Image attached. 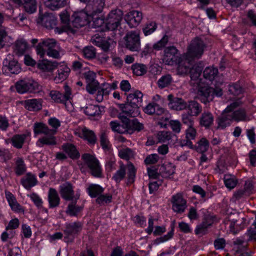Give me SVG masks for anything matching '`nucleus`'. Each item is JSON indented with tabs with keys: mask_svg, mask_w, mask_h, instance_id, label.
Here are the masks:
<instances>
[{
	"mask_svg": "<svg viewBox=\"0 0 256 256\" xmlns=\"http://www.w3.org/2000/svg\"><path fill=\"white\" fill-rule=\"evenodd\" d=\"M126 170H128L127 184H132L134 182L136 174V168L134 164L130 162L127 165L120 164L119 169L112 176V179L116 182H120L123 180L126 174Z\"/></svg>",
	"mask_w": 256,
	"mask_h": 256,
	"instance_id": "f257e3e1",
	"label": "nucleus"
},
{
	"mask_svg": "<svg viewBox=\"0 0 256 256\" xmlns=\"http://www.w3.org/2000/svg\"><path fill=\"white\" fill-rule=\"evenodd\" d=\"M16 88L20 94L34 93L40 90V86L32 79L25 78L17 82L16 84Z\"/></svg>",
	"mask_w": 256,
	"mask_h": 256,
	"instance_id": "f03ea898",
	"label": "nucleus"
},
{
	"mask_svg": "<svg viewBox=\"0 0 256 256\" xmlns=\"http://www.w3.org/2000/svg\"><path fill=\"white\" fill-rule=\"evenodd\" d=\"M222 94V90L220 88H214L209 87L207 85L201 88L198 92V98L201 102L206 104L213 100L214 95L220 96Z\"/></svg>",
	"mask_w": 256,
	"mask_h": 256,
	"instance_id": "7ed1b4c3",
	"label": "nucleus"
},
{
	"mask_svg": "<svg viewBox=\"0 0 256 256\" xmlns=\"http://www.w3.org/2000/svg\"><path fill=\"white\" fill-rule=\"evenodd\" d=\"M204 46V42L196 38L191 42L187 52L184 54L186 58H190L192 60L199 58L203 54Z\"/></svg>",
	"mask_w": 256,
	"mask_h": 256,
	"instance_id": "20e7f679",
	"label": "nucleus"
},
{
	"mask_svg": "<svg viewBox=\"0 0 256 256\" xmlns=\"http://www.w3.org/2000/svg\"><path fill=\"white\" fill-rule=\"evenodd\" d=\"M123 12L120 9L112 10L108 14L106 20V28L110 30H114L120 25Z\"/></svg>",
	"mask_w": 256,
	"mask_h": 256,
	"instance_id": "39448f33",
	"label": "nucleus"
},
{
	"mask_svg": "<svg viewBox=\"0 0 256 256\" xmlns=\"http://www.w3.org/2000/svg\"><path fill=\"white\" fill-rule=\"evenodd\" d=\"M82 224L80 222H76L66 224L64 231V239L66 242H72L76 236L82 230Z\"/></svg>",
	"mask_w": 256,
	"mask_h": 256,
	"instance_id": "423d86ee",
	"label": "nucleus"
},
{
	"mask_svg": "<svg viewBox=\"0 0 256 256\" xmlns=\"http://www.w3.org/2000/svg\"><path fill=\"white\" fill-rule=\"evenodd\" d=\"M82 158L91 171L92 176L100 177L102 170L98 160L93 156L89 154H84Z\"/></svg>",
	"mask_w": 256,
	"mask_h": 256,
	"instance_id": "0eeeda50",
	"label": "nucleus"
},
{
	"mask_svg": "<svg viewBox=\"0 0 256 256\" xmlns=\"http://www.w3.org/2000/svg\"><path fill=\"white\" fill-rule=\"evenodd\" d=\"M126 48L131 51H138L140 48V33L137 31L128 32L124 37Z\"/></svg>",
	"mask_w": 256,
	"mask_h": 256,
	"instance_id": "6e6552de",
	"label": "nucleus"
},
{
	"mask_svg": "<svg viewBox=\"0 0 256 256\" xmlns=\"http://www.w3.org/2000/svg\"><path fill=\"white\" fill-rule=\"evenodd\" d=\"M202 70V68L201 66L194 64L192 66L190 72L191 78L190 84L198 88V92L201 89V88L204 87V86L206 85L202 80L200 78Z\"/></svg>",
	"mask_w": 256,
	"mask_h": 256,
	"instance_id": "1a4fd4ad",
	"label": "nucleus"
},
{
	"mask_svg": "<svg viewBox=\"0 0 256 256\" xmlns=\"http://www.w3.org/2000/svg\"><path fill=\"white\" fill-rule=\"evenodd\" d=\"M238 105V103L237 102H232L224 110L217 119L218 128L224 129L230 126L232 120V116L230 114L228 110H230V108L234 107V106Z\"/></svg>",
	"mask_w": 256,
	"mask_h": 256,
	"instance_id": "9d476101",
	"label": "nucleus"
},
{
	"mask_svg": "<svg viewBox=\"0 0 256 256\" xmlns=\"http://www.w3.org/2000/svg\"><path fill=\"white\" fill-rule=\"evenodd\" d=\"M182 58L179 56L178 50L174 46H170L165 48L163 62L167 65L172 66L176 64Z\"/></svg>",
	"mask_w": 256,
	"mask_h": 256,
	"instance_id": "9b49d317",
	"label": "nucleus"
},
{
	"mask_svg": "<svg viewBox=\"0 0 256 256\" xmlns=\"http://www.w3.org/2000/svg\"><path fill=\"white\" fill-rule=\"evenodd\" d=\"M118 118L122 123H124V126L126 128L127 134H132L135 130L140 132L144 128L143 124L140 123L137 119L130 120L126 116L122 114H119Z\"/></svg>",
	"mask_w": 256,
	"mask_h": 256,
	"instance_id": "f8f14e48",
	"label": "nucleus"
},
{
	"mask_svg": "<svg viewBox=\"0 0 256 256\" xmlns=\"http://www.w3.org/2000/svg\"><path fill=\"white\" fill-rule=\"evenodd\" d=\"M88 23V15L86 13L80 12H74L72 17L69 29L70 32L74 33L75 30L72 28H80L84 26Z\"/></svg>",
	"mask_w": 256,
	"mask_h": 256,
	"instance_id": "ddd939ff",
	"label": "nucleus"
},
{
	"mask_svg": "<svg viewBox=\"0 0 256 256\" xmlns=\"http://www.w3.org/2000/svg\"><path fill=\"white\" fill-rule=\"evenodd\" d=\"M60 193L62 198L67 201L78 200L80 198L79 194H74L73 186L69 182H65L60 186Z\"/></svg>",
	"mask_w": 256,
	"mask_h": 256,
	"instance_id": "4468645a",
	"label": "nucleus"
},
{
	"mask_svg": "<svg viewBox=\"0 0 256 256\" xmlns=\"http://www.w3.org/2000/svg\"><path fill=\"white\" fill-rule=\"evenodd\" d=\"M194 60L190 58H186L184 54L182 58L179 60L177 68V73L180 75H186L190 73L192 64V62Z\"/></svg>",
	"mask_w": 256,
	"mask_h": 256,
	"instance_id": "2eb2a0df",
	"label": "nucleus"
},
{
	"mask_svg": "<svg viewBox=\"0 0 256 256\" xmlns=\"http://www.w3.org/2000/svg\"><path fill=\"white\" fill-rule=\"evenodd\" d=\"M232 102L238 103V106L230 108V110H228L230 114L232 116V121L234 120L238 122L240 121L248 120L249 118L247 116L246 111L244 109L240 108L238 110H234L236 108L240 106L242 104L241 102L239 100H238Z\"/></svg>",
	"mask_w": 256,
	"mask_h": 256,
	"instance_id": "dca6fc26",
	"label": "nucleus"
},
{
	"mask_svg": "<svg viewBox=\"0 0 256 256\" xmlns=\"http://www.w3.org/2000/svg\"><path fill=\"white\" fill-rule=\"evenodd\" d=\"M96 74L92 71H88L84 74V77L88 83L86 89L90 94H94L98 89L99 83L96 80Z\"/></svg>",
	"mask_w": 256,
	"mask_h": 256,
	"instance_id": "f3484780",
	"label": "nucleus"
},
{
	"mask_svg": "<svg viewBox=\"0 0 256 256\" xmlns=\"http://www.w3.org/2000/svg\"><path fill=\"white\" fill-rule=\"evenodd\" d=\"M120 108L122 111L120 114L124 115L126 118H135L140 114V108L128 102L126 104H120Z\"/></svg>",
	"mask_w": 256,
	"mask_h": 256,
	"instance_id": "a211bd4d",
	"label": "nucleus"
},
{
	"mask_svg": "<svg viewBox=\"0 0 256 256\" xmlns=\"http://www.w3.org/2000/svg\"><path fill=\"white\" fill-rule=\"evenodd\" d=\"M56 44V42L54 39L46 38L42 40V42H40L36 46V53L40 58H43L46 52L44 47L46 48V50H48L55 48Z\"/></svg>",
	"mask_w": 256,
	"mask_h": 256,
	"instance_id": "6ab92c4d",
	"label": "nucleus"
},
{
	"mask_svg": "<svg viewBox=\"0 0 256 256\" xmlns=\"http://www.w3.org/2000/svg\"><path fill=\"white\" fill-rule=\"evenodd\" d=\"M172 204V210L177 213H182L186 207V202L181 194L178 193L174 195L171 200Z\"/></svg>",
	"mask_w": 256,
	"mask_h": 256,
	"instance_id": "aec40b11",
	"label": "nucleus"
},
{
	"mask_svg": "<svg viewBox=\"0 0 256 256\" xmlns=\"http://www.w3.org/2000/svg\"><path fill=\"white\" fill-rule=\"evenodd\" d=\"M124 18L130 28H135L140 23L142 14L140 12L132 10L126 14Z\"/></svg>",
	"mask_w": 256,
	"mask_h": 256,
	"instance_id": "412c9836",
	"label": "nucleus"
},
{
	"mask_svg": "<svg viewBox=\"0 0 256 256\" xmlns=\"http://www.w3.org/2000/svg\"><path fill=\"white\" fill-rule=\"evenodd\" d=\"M37 21L38 23H41L46 28L52 29L56 25V20L52 14L46 12L44 14H42L40 10V14Z\"/></svg>",
	"mask_w": 256,
	"mask_h": 256,
	"instance_id": "4be33fe9",
	"label": "nucleus"
},
{
	"mask_svg": "<svg viewBox=\"0 0 256 256\" xmlns=\"http://www.w3.org/2000/svg\"><path fill=\"white\" fill-rule=\"evenodd\" d=\"M169 106L176 110H182L186 108L187 103L182 98L174 97L172 94L168 96Z\"/></svg>",
	"mask_w": 256,
	"mask_h": 256,
	"instance_id": "5701e85b",
	"label": "nucleus"
},
{
	"mask_svg": "<svg viewBox=\"0 0 256 256\" xmlns=\"http://www.w3.org/2000/svg\"><path fill=\"white\" fill-rule=\"evenodd\" d=\"M48 200L50 208L58 206L60 204V198L56 189L50 188L48 190Z\"/></svg>",
	"mask_w": 256,
	"mask_h": 256,
	"instance_id": "b1692460",
	"label": "nucleus"
},
{
	"mask_svg": "<svg viewBox=\"0 0 256 256\" xmlns=\"http://www.w3.org/2000/svg\"><path fill=\"white\" fill-rule=\"evenodd\" d=\"M143 94L139 90H136L132 93H130L127 96L126 100L128 102L131 104H134L140 108L142 102Z\"/></svg>",
	"mask_w": 256,
	"mask_h": 256,
	"instance_id": "393cba45",
	"label": "nucleus"
},
{
	"mask_svg": "<svg viewBox=\"0 0 256 256\" xmlns=\"http://www.w3.org/2000/svg\"><path fill=\"white\" fill-rule=\"evenodd\" d=\"M37 182L36 176L30 173H28L21 179L22 184L27 190H30L31 188L35 186Z\"/></svg>",
	"mask_w": 256,
	"mask_h": 256,
	"instance_id": "a878e982",
	"label": "nucleus"
},
{
	"mask_svg": "<svg viewBox=\"0 0 256 256\" xmlns=\"http://www.w3.org/2000/svg\"><path fill=\"white\" fill-rule=\"evenodd\" d=\"M188 112L194 116H198L202 112L201 105L195 100H190L187 104Z\"/></svg>",
	"mask_w": 256,
	"mask_h": 256,
	"instance_id": "bb28decb",
	"label": "nucleus"
},
{
	"mask_svg": "<svg viewBox=\"0 0 256 256\" xmlns=\"http://www.w3.org/2000/svg\"><path fill=\"white\" fill-rule=\"evenodd\" d=\"M58 75L54 78L56 83H59L66 80L70 72V69L66 66L62 65L58 66Z\"/></svg>",
	"mask_w": 256,
	"mask_h": 256,
	"instance_id": "cd10ccee",
	"label": "nucleus"
},
{
	"mask_svg": "<svg viewBox=\"0 0 256 256\" xmlns=\"http://www.w3.org/2000/svg\"><path fill=\"white\" fill-rule=\"evenodd\" d=\"M26 108L30 111L38 110L42 108L41 100L30 99L24 102Z\"/></svg>",
	"mask_w": 256,
	"mask_h": 256,
	"instance_id": "c85d7f7f",
	"label": "nucleus"
},
{
	"mask_svg": "<svg viewBox=\"0 0 256 256\" xmlns=\"http://www.w3.org/2000/svg\"><path fill=\"white\" fill-rule=\"evenodd\" d=\"M77 200H74L70 203L66 210V213L71 216H78V214L82 210L83 206L76 205Z\"/></svg>",
	"mask_w": 256,
	"mask_h": 256,
	"instance_id": "c756f323",
	"label": "nucleus"
},
{
	"mask_svg": "<svg viewBox=\"0 0 256 256\" xmlns=\"http://www.w3.org/2000/svg\"><path fill=\"white\" fill-rule=\"evenodd\" d=\"M34 132L36 134H43L45 135L54 134L56 130H50L42 123H36L34 125Z\"/></svg>",
	"mask_w": 256,
	"mask_h": 256,
	"instance_id": "7c9ffc66",
	"label": "nucleus"
},
{
	"mask_svg": "<svg viewBox=\"0 0 256 256\" xmlns=\"http://www.w3.org/2000/svg\"><path fill=\"white\" fill-rule=\"evenodd\" d=\"M58 66V63L56 61L52 62L44 60L38 63V68L44 72H51Z\"/></svg>",
	"mask_w": 256,
	"mask_h": 256,
	"instance_id": "2f4dec72",
	"label": "nucleus"
},
{
	"mask_svg": "<svg viewBox=\"0 0 256 256\" xmlns=\"http://www.w3.org/2000/svg\"><path fill=\"white\" fill-rule=\"evenodd\" d=\"M46 6L52 10H55L64 6L66 4V0H44Z\"/></svg>",
	"mask_w": 256,
	"mask_h": 256,
	"instance_id": "473e14b6",
	"label": "nucleus"
},
{
	"mask_svg": "<svg viewBox=\"0 0 256 256\" xmlns=\"http://www.w3.org/2000/svg\"><path fill=\"white\" fill-rule=\"evenodd\" d=\"M36 144L40 147H42L44 145L54 146L56 144V138L54 134L46 135L39 138Z\"/></svg>",
	"mask_w": 256,
	"mask_h": 256,
	"instance_id": "72a5a7b5",
	"label": "nucleus"
},
{
	"mask_svg": "<svg viewBox=\"0 0 256 256\" xmlns=\"http://www.w3.org/2000/svg\"><path fill=\"white\" fill-rule=\"evenodd\" d=\"M6 196L12 210L17 212H24L22 206L17 202L15 197L12 193L6 192Z\"/></svg>",
	"mask_w": 256,
	"mask_h": 256,
	"instance_id": "f704fd0d",
	"label": "nucleus"
},
{
	"mask_svg": "<svg viewBox=\"0 0 256 256\" xmlns=\"http://www.w3.org/2000/svg\"><path fill=\"white\" fill-rule=\"evenodd\" d=\"M80 134V137L87 140L89 143L92 144L96 143V137L92 130L84 128L82 129Z\"/></svg>",
	"mask_w": 256,
	"mask_h": 256,
	"instance_id": "c9c22d12",
	"label": "nucleus"
},
{
	"mask_svg": "<svg viewBox=\"0 0 256 256\" xmlns=\"http://www.w3.org/2000/svg\"><path fill=\"white\" fill-rule=\"evenodd\" d=\"M30 132H26V134H22L14 136L12 138L13 146L18 148H22L25 139L26 137L30 136Z\"/></svg>",
	"mask_w": 256,
	"mask_h": 256,
	"instance_id": "e433bc0d",
	"label": "nucleus"
},
{
	"mask_svg": "<svg viewBox=\"0 0 256 256\" xmlns=\"http://www.w3.org/2000/svg\"><path fill=\"white\" fill-rule=\"evenodd\" d=\"M14 46L15 53L18 56H22L28 49V44L25 40L20 39L15 42Z\"/></svg>",
	"mask_w": 256,
	"mask_h": 256,
	"instance_id": "4c0bfd02",
	"label": "nucleus"
},
{
	"mask_svg": "<svg viewBox=\"0 0 256 256\" xmlns=\"http://www.w3.org/2000/svg\"><path fill=\"white\" fill-rule=\"evenodd\" d=\"M175 172V167L171 164L162 165L160 168V174L163 178H168Z\"/></svg>",
	"mask_w": 256,
	"mask_h": 256,
	"instance_id": "58836bf2",
	"label": "nucleus"
},
{
	"mask_svg": "<svg viewBox=\"0 0 256 256\" xmlns=\"http://www.w3.org/2000/svg\"><path fill=\"white\" fill-rule=\"evenodd\" d=\"M63 150L68 154L69 156L72 158H78L80 157V154L77 151L75 146L72 144H66L62 146Z\"/></svg>",
	"mask_w": 256,
	"mask_h": 256,
	"instance_id": "ea45409f",
	"label": "nucleus"
},
{
	"mask_svg": "<svg viewBox=\"0 0 256 256\" xmlns=\"http://www.w3.org/2000/svg\"><path fill=\"white\" fill-rule=\"evenodd\" d=\"M214 122V116L210 112H204L200 118V124L206 128H209Z\"/></svg>",
	"mask_w": 256,
	"mask_h": 256,
	"instance_id": "a19ab883",
	"label": "nucleus"
},
{
	"mask_svg": "<svg viewBox=\"0 0 256 256\" xmlns=\"http://www.w3.org/2000/svg\"><path fill=\"white\" fill-rule=\"evenodd\" d=\"M218 70L213 67H207L203 72V76L210 81L214 80L217 76Z\"/></svg>",
	"mask_w": 256,
	"mask_h": 256,
	"instance_id": "79ce46f5",
	"label": "nucleus"
},
{
	"mask_svg": "<svg viewBox=\"0 0 256 256\" xmlns=\"http://www.w3.org/2000/svg\"><path fill=\"white\" fill-rule=\"evenodd\" d=\"M104 189L98 184H92L88 188L87 191L92 198H96L104 192Z\"/></svg>",
	"mask_w": 256,
	"mask_h": 256,
	"instance_id": "37998d69",
	"label": "nucleus"
},
{
	"mask_svg": "<svg viewBox=\"0 0 256 256\" xmlns=\"http://www.w3.org/2000/svg\"><path fill=\"white\" fill-rule=\"evenodd\" d=\"M22 6L26 12L32 14L36 10V0H24Z\"/></svg>",
	"mask_w": 256,
	"mask_h": 256,
	"instance_id": "c03bdc74",
	"label": "nucleus"
},
{
	"mask_svg": "<svg viewBox=\"0 0 256 256\" xmlns=\"http://www.w3.org/2000/svg\"><path fill=\"white\" fill-rule=\"evenodd\" d=\"M60 18L62 22L64 24L63 26L64 30L66 32H70L69 26L71 20H70V14H68L67 10H65L62 12L60 14Z\"/></svg>",
	"mask_w": 256,
	"mask_h": 256,
	"instance_id": "a18cd8bd",
	"label": "nucleus"
},
{
	"mask_svg": "<svg viewBox=\"0 0 256 256\" xmlns=\"http://www.w3.org/2000/svg\"><path fill=\"white\" fill-rule=\"evenodd\" d=\"M84 112L88 116H95L100 114V110L97 106L89 104L85 108Z\"/></svg>",
	"mask_w": 256,
	"mask_h": 256,
	"instance_id": "49530a36",
	"label": "nucleus"
},
{
	"mask_svg": "<svg viewBox=\"0 0 256 256\" xmlns=\"http://www.w3.org/2000/svg\"><path fill=\"white\" fill-rule=\"evenodd\" d=\"M172 81L171 75L169 74L162 76L158 81V85L159 88H163L170 86Z\"/></svg>",
	"mask_w": 256,
	"mask_h": 256,
	"instance_id": "de8ad7c7",
	"label": "nucleus"
},
{
	"mask_svg": "<svg viewBox=\"0 0 256 256\" xmlns=\"http://www.w3.org/2000/svg\"><path fill=\"white\" fill-rule=\"evenodd\" d=\"M196 150L201 154L206 152L209 148V142L206 138H202L197 143Z\"/></svg>",
	"mask_w": 256,
	"mask_h": 256,
	"instance_id": "09e8293b",
	"label": "nucleus"
},
{
	"mask_svg": "<svg viewBox=\"0 0 256 256\" xmlns=\"http://www.w3.org/2000/svg\"><path fill=\"white\" fill-rule=\"evenodd\" d=\"M15 172L16 175L20 176L26 171V167L24 161L22 158H18L16 161Z\"/></svg>",
	"mask_w": 256,
	"mask_h": 256,
	"instance_id": "8fccbe9b",
	"label": "nucleus"
},
{
	"mask_svg": "<svg viewBox=\"0 0 256 256\" xmlns=\"http://www.w3.org/2000/svg\"><path fill=\"white\" fill-rule=\"evenodd\" d=\"M133 73L138 76H142L147 71L146 66L143 64H136L132 66Z\"/></svg>",
	"mask_w": 256,
	"mask_h": 256,
	"instance_id": "3c124183",
	"label": "nucleus"
},
{
	"mask_svg": "<svg viewBox=\"0 0 256 256\" xmlns=\"http://www.w3.org/2000/svg\"><path fill=\"white\" fill-rule=\"evenodd\" d=\"M100 143L102 148L105 151H108L110 149V146L108 138V136L106 132L104 130L101 132L100 136Z\"/></svg>",
	"mask_w": 256,
	"mask_h": 256,
	"instance_id": "603ef678",
	"label": "nucleus"
},
{
	"mask_svg": "<svg viewBox=\"0 0 256 256\" xmlns=\"http://www.w3.org/2000/svg\"><path fill=\"white\" fill-rule=\"evenodd\" d=\"M224 182L226 187L230 189L234 188L237 184L236 179L234 176L231 175H225Z\"/></svg>",
	"mask_w": 256,
	"mask_h": 256,
	"instance_id": "864d4df0",
	"label": "nucleus"
},
{
	"mask_svg": "<svg viewBox=\"0 0 256 256\" xmlns=\"http://www.w3.org/2000/svg\"><path fill=\"white\" fill-rule=\"evenodd\" d=\"M110 124L113 131L116 132L120 134L126 133V128L124 126V123L120 124L116 122L112 121L110 122Z\"/></svg>",
	"mask_w": 256,
	"mask_h": 256,
	"instance_id": "5fc2aeb1",
	"label": "nucleus"
},
{
	"mask_svg": "<svg viewBox=\"0 0 256 256\" xmlns=\"http://www.w3.org/2000/svg\"><path fill=\"white\" fill-rule=\"evenodd\" d=\"M210 226L206 222H203L202 224L198 225L196 230L195 234L198 235H204L207 232L208 228Z\"/></svg>",
	"mask_w": 256,
	"mask_h": 256,
	"instance_id": "6e6d98bb",
	"label": "nucleus"
},
{
	"mask_svg": "<svg viewBox=\"0 0 256 256\" xmlns=\"http://www.w3.org/2000/svg\"><path fill=\"white\" fill-rule=\"evenodd\" d=\"M82 53L86 58L92 59L96 56V49L92 46H86L83 49Z\"/></svg>",
	"mask_w": 256,
	"mask_h": 256,
	"instance_id": "4d7b16f0",
	"label": "nucleus"
},
{
	"mask_svg": "<svg viewBox=\"0 0 256 256\" xmlns=\"http://www.w3.org/2000/svg\"><path fill=\"white\" fill-rule=\"evenodd\" d=\"M50 96L52 99L58 103H64V97L63 94L58 91L52 90L50 93Z\"/></svg>",
	"mask_w": 256,
	"mask_h": 256,
	"instance_id": "13d9d810",
	"label": "nucleus"
},
{
	"mask_svg": "<svg viewBox=\"0 0 256 256\" xmlns=\"http://www.w3.org/2000/svg\"><path fill=\"white\" fill-rule=\"evenodd\" d=\"M157 136L160 142H165L170 140L172 136L170 132L162 131L158 134Z\"/></svg>",
	"mask_w": 256,
	"mask_h": 256,
	"instance_id": "bf43d9fd",
	"label": "nucleus"
},
{
	"mask_svg": "<svg viewBox=\"0 0 256 256\" xmlns=\"http://www.w3.org/2000/svg\"><path fill=\"white\" fill-rule=\"evenodd\" d=\"M9 71L13 74H17L20 72V68L17 61L13 60L9 62L8 66Z\"/></svg>",
	"mask_w": 256,
	"mask_h": 256,
	"instance_id": "052dcab7",
	"label": "nucleus"
},
{
	"mask_svg": "<svg viewBox=\"0 0 256 256\" xmlns=\"http://www.w3.org/2000/svg\"><path fill=\"white\" fill-rule=\"evenodd\" d=\"M105 5L104 0H98L94 3L92 14H96L100 13Z\"/></svg>",
	"mask_w": 256,
	"mask_h": 256,
	"instance_id": "680f3d73",
	"label": "nucleus"
},
{
	"mask_svg": "<svg viewBox=\"0 0 256 256\" xmlns=\"http://www.w3.org/2000/svg\"><path fill=\"white\" fill-rule=\"evenodd\" d=\"M157 28L156 24L154 22H150L146 24L143 28V32L145 36H148L152 34Z\"/></svg>",
	"mask_w": 256,
	"mask_h": 256,
	"instance_id": "e2e57ef3",
	"label": "nucleus"
},
{
	"mask_svg": "<svg viewBox=\"0 0 256 256\" xmlns=\"http://www.w3.org/2000/svg\"><path fill=\"white\" fill-rule=\"evenodd\" d=\"M193 116L189 113H184L182 115V122L184 124H186L188 127L194 126V118H192Z\"/></svg>",
	"mask_w": 256,
	"mask_h": 256,
	"instance_id": "0e129e2a",
	"label": "nucleus"
},
{
	"mask_svg": "<svg viewBox=\"0 0 256 256\" xmlns=\"http://www.w3.org/2000/svg\"><path fill=\"white\" fill-rule=\"evenodd\" d=\"M168 42V37L165 36L160 41L153 45L152 48L156 50H159L164 48Z\"/></svg>",
	"mask_w": 256,
	"mask_h": 256,
	"instance_id": "69168bd1",
	"label": "nucleus"
},
{
	"mask_svg": "<svg viewBox=\"0 0 256 256\" xmlns=\"http://www.w3.org/2000/svg\"><path fill=\"white\" fill-rule=\"evenodd\" d=\"M112 196L111 194H100L96 199V202L98 204H108L112 202Z\"/></svg>",
	"mask_w": 256,
	"mask_h": 256,
	"instance_id": "338daca9",
	"label": "nucleus"
},
{
	"mask_svg": "<svg viewBox=\"0 0 256 256\" xmlns=\"http://www.w3.org/2000/svg\"><path fill=\"white\" fill-rule=\"evenodd\" d=\"M118 156L122 159L128 160L132 156V152L128 148H123L119 150Z\"/></svg>",
	"mask_w": 256,
	"mask_h": 256,
	"instance_id": "774afa93",
	"label": "nucleus"
}]
</instances>
